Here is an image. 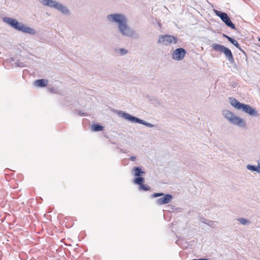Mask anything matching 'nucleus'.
<instances>
[{"mask_svg": "<svg viewBox=\"0 0 260 260\" xmlns=\"http://www.w3.org/2000/svg\"><path fill=\"white\" fill-rule=\"evenodd\" d=\"M3 20L5 23L8 24L12 27L17 30L30 35H34L36 33L34 29L18 22L16 19L5 17L3 18Z\"/></svg>", "mask_w": 260, "mask_h": 260, "instance_id": "obj_2", "label": "nucleus"}, {"mask_svg": "<svg viewBox=\"0 0 260 260\" xmlns=\"http://www.w3.org/2000/svg\"><path fill=\"white\" fill-rule=\"evenodd\" d=\"M79 114L80 116H85V113H84V112H81V111H79Z\"/></svg>", "mask_w": 260, "mask_h": 260, "instance_id": "obj_25", "label": "nucleus"}, {"mask_svg": "<svg viewBox=\"0 0 260 260\" xmlns=\"http://www.w3.org/2000/svg\"><path fill=\"white\" fill-rule=\"evenodd\" d=\"M242 53H243L245 56H246V52L241 48V47H240V49H239Z\"/></svg>", "mask_w": 260, "mask_h": 260, "instance_id": "obj_24", "label": "nucleus"}, {"mask_svg": "<svg viewBox=\"0 0 260 260\" xmlns=\"http://www.w3.org/2000/svg\"><path fill=\"white\" fill-rule=\"evenodd\" d=\"M104 127L99 123L92 124L91 129L93 132H99L103 130Z\"/></svg>", "mask_w": 260, "mask_h": 260, "instance_id": "obj_15", "label": "nucleus"}, {"mask_svg": "<svg viewBox=\"0 0 260 260\" xmlns=\"http://www.w3.org/2000/svg\"><path fill=\"white\" fill-rule=\"evenodd\" d=\"M222 114L224 118H226L231 124L238 126L241 128L246 127L245 121L241 118L236 116L234 114L228 110L222 111Z\"/></svg>", "mask_w": 260, "mask_h": 260, "instance_id": "obj_4", "label": "nucleus"}, {"mask_svg": "<svg viewBox=\"0 0 260 260\" xmlns=\"http://www.w3.org/2000/svg\"><path fill=\"white\" fill-rule=\"evenodd\" d=\"M136 159H137V157L135 156H131L129 158V160H131V161H135L136 160Z\"/></svg>", "mask_w": 260, "mask_h": 260, "instance_id": "obj_23", "label": "nucleus"}, {"mask_svg": "<svg viewBox=\"0 0 260 260\" xmlns=\"http://www.w3.org/2000/svg\"><path fill=\"white\" fill-rule=\"evenodd\" d=\"M246 168L252 172H256L258 173V166H253L251 165H248L246 166Z\"/></svg>", "mask_w": 260, "mask_h": 260, "instance_id": "obj_16", "label": "nucleus"}, {"mask_svg": "<svg viewBox=\"0 0 260 260\" xmlns=\"http://www.w3.org/2000/svg\"><path fill=\"white\" fill-rule=\"evenodd\" d=\"M260 165V160L258 161V165L257 166H259Z\"/></svg>", "mask_w": 260, "mask_h": 260, "instance_id": "obj_28", "label": "nucleus"}, {"mask_svg": "<svg viewBox=\"0 0 260 260\" xmlns=\"http://www.w3.org/2000/svg\"><path fill=\"white\" fill-rule=\"evenodd\" d=\"M48 80L46 79H39L35 81L34 85L39 87H44L47 85Z\"/></svg>", "mask_w": 260, "mask_h": 260, "instance_id": "obj_14", "label": "nucleus"}, {"mask_svg": "<svg viewBox=\"0 0 260 260\" xmlns=\"http://www.w3.org/2000/svg\"><path fill=\"white\" fill-rule=\"evenodd\" d=\"M133 175L135 177L133 182L136 184L139 185V189L141 190L148 191L150 189V187L144 184L145 179L143 175L145 174L140 167H135L132 170Z\"/></svg>", "mask_w": 260, "mask_h": 260, "instance_id": "obj_3", "label": "nucleus"}, {"mask_svg": "<svg viewBox=\"0 0 260 260\" xmlns=\"http://www.w3.org/2000/svg\"><path fill=\"white\" fill-rule=\"evenodd\" d=\"M160 197L156 200V204L162 205L170 203L173 199V196L171 194H165L163 192H156L151 196V198Z\"/></svg>", "mask_w": 260, "mask_h": 260, "instance_id": "obj_8", "label": "nucleus"}, {"mask_svg": "<svg viewBox=\"0 0 260 260\" xmlns=\"http://www.w3.org/2000/svg\"><path fill=\"white\" fill-rule=\"evenodd\" d=\"M211 47L215 51L223 53L230 63H233L234 62L233 53L229 48L218 44H213Z\"/></svg>", "mask_w": 260, "mask_h": 260, "instance_id": "obj_7", "label": "nucleus"}, {"mask_svg": "<svg viewBox=\"0 0 260 260\" xmlns=\"http://www.w3.org/2000/svg\"><path fill=\"white\" fill-rule=\"evenodd\" d=\"M258 173L260 174V165L258 166Z\"/></svg>", "mask_w": 260, "mask_h": 260, "instance_id": "obj_27", "label": "nucleus"}, {"mask_svg": "<svg viewBox=\"0 0 260 260\" xmlns=\"http://www.w3.org/2000/svg\"><path fill=\"white\" fill-rule=\"evenodd\" d=\"M118 114L119 116L122 117L127 121L134 123L142 124L149 127H153L155 126V125L154 124L149 123L143 119H140L139 118L131 115L122 111H119L118 112Z\"/></svg>", "mask_w": 260, "mask_h": 260, "instance_id": "obj_6", "label": "nucleus"}, {"mask_svg": "<svg viewBox=\"0 0 260 260\" xmlns=\"http://www.w3.org/2000/svg\"><path fill=\"white\" fill-rule=\"evenodd\" d=\"M186 53V51L184 48H177L173 51L172 54V58L176 60H182L184 58Z\"/></svg>", "mask_w": 260, "mask_h": 260, "instance_id": "obj_11", "label": "nucleus"}, {"mask_svg": "<svg viewBox=\"0 0 260 260\" xmlns=\"http://www.w3.org/2000/svg\"><path fill=\"white\" fill-rule=\"evenodd\" d=\"M41 4L44 6H48L52 8H54L60 11L64 15H68L70 14V11L68 8L62 4L54 0H38Z\"/></svg>", "mask_w": 260, "mask_h": 260, "instance_id": "obj_5", "label": "nucleus"}, {"mask_svg": "<svg viewBox=\"0 0 260 260\" xmlns=\"http://www.w3.org/2000/svg\"><path fill=\"white\" fill-rule=\"evenodd\" d=\"M14 66L16 67L23 68V67H25V65L24 63H23V62H20V61H17L14 63Z\"/></svg>", "mask_w": 260, "mask_h": 260, "instance_id": "obj_21", "label": "nucleus"}, {"mask_svg": "<svg viewBox=\"0 0 260 260\" xmlns=\"http://www.w3.org/2000/svg\"><path fill=\"white\" fill-rule=\"evenodd\" d=\"M178 40V38L174 36L169 35H160L157 43L165 46H168L172 44H176Z\"/></svg>", "mask_w": 260, "mask_h": 260, "instance_id": "obj_9", "label": "nucleus"}, {"mask_svg": "<svg viewBox=\"0 0 260 260\" xmlns=\"http://www.w3.org/2000/svg\"><path fill=\"white\" fill-rule=\"evenodd\" d=\"M241 110L250 116H256L258 115L255 108L252 107L249 105L244 104Z\"/></svg>", "mask_w": 260, "mask_h": 260, "instance_id": "obj_12", "label": "nucleus"}, {"mask_svg": "<svg viewBox=\"0 0 260 260\" xmlns=\"http://www.w3.org/2000/svg\"><path fill=\"white\" fill-rule=\"evenodd\" d=\"M214 11L216 15L220 17L227 26L236 30L237 28L235 24L232 22L227 13L217 10H214Z\"/></svg>", "mask_w": 260, "mask_h": 260, "instance_id": "obj_10", "label": "nucleus"}, {"mask_svg": "<svg viewBox=\"0 0 260 260\" xmlns=\"http://www.w3.org/2000/svg\"><path fill=\"white\" fill-rule=\"evenodd\" d=\"M121 151H122L123 153H126V150H121Z\"/></svg>", "mask_w": 260, "mask_h": 260, "instance_id": "obj_26", "label": "nucleus"}, {"mask_svg": "<svg viewBox=\"0 0 260 260\" xmlns=\"http://www.w3.org/2000/svg\"><path fill=\"white\" fill-rule=\"evenodd\" d=\"M229 41L234 45L237 48L240 49V46L237 40L231 37V39H229Z\"/></svg>", "mask_w": 260, "mask_h": 260, "instance_id": "obj_18", "label": "nucleus"}, {"mask_svg": "<svg viewBox=\"0 0 260 260\" xmlns=\"http://www.w3.org/2000/svg\"><path fill=\"white\" fill-rule=\"evenodd\" d=\"M49 90H50V91H52V90H53V88H50V89H49Z\"/></svg>", "mask_w": 260, "mask_h": 260, "instance_id": "obj_29", "label": "nucleus"}, {"mask_svg": "<svg viewBox=\"0 0 260 260\" xmlns=\"http://www.w3.org/2000/svg\"><path fill=\"white\" fill-rule=\"evenodd\" d=\"M223 37L226 38L228 41H229V39H231V37L225 35V34H222Z\"/></svg>", "mask_w": 260, "mask_h": 260, "instance_id": "obj_22", "label": "nucleus"}, {"mask_svg": "<svg viewBox=\"0 0 260 260\" xmlns=\"http://www.w3.org/2000/svg\"><path fill=\"white\" fill-rule=\"evenodd\" d=\"M107 19L118 24V30L123 36L132 37L135 35V30L127 25V19L124 15L121 13L109 14Z\"/></svg>", "mask_w": 260, "mask_h": 260, "instance_id": "obj_1", "label": "nucleus"}, {"mask_svg": "<svg viewBox=\"0 0 260 260\" xmlns=\"http://www.w3.org/2000/svg\"><path fill=\"white\" fill-rule=\"evenodd\" d=\"M238 221L242 225H247L251 223L249 220L244 218H239Z\"/></svg>", "mask_w": 260, "mask_h": 260, "instance_id": "obj_17", "label": "nucleus"}, {"mask_svg": "<svg viewBox=\"0 0 260 260\" xmlns=\"http://www.w3.org/2000/svg\"><path fill=\"white\" fill-rule=\"evenodd\" d=\"M230 104L235 109L238 110H241L244 103H241L237 100L234 98H230Z\"/></svg>", "mask_w": 260, "mask_h": 260, "instance_id": "obj_13", "label": "nucleus"}, {"mask_svg": "<svg viewBox=\"0 0 260 260\" xmlns=\"http://www.w3.org/2000/svg\"><path fill=\"white\" fill-rule=\"evenodd\" d=\"M259 41H260V38L259 39Z\"/></svg>", "mask_w": 260, "mask_h": 260, "instance_id": "obj_31", "label": "nucleus"}, {"mask_svg": "<svg viewBox=\"0 0 260 260\" xmlns=\"http://www.w3.org/2000/svg\"><path fill=\"white\" fill-rule=\"evenodd\" d=\"M202 222L210 226H213L214 225V221L207 219L206 218H204L202 220Z\"/></svg>", "mask_w": 260, "mask_h": 260, "instance_id": "obj_19", "label": "nucleus"}, {"mask_svg": "<svg viewBox=\"0 0 260 260\" xmlns=\"http://www.w3.org/2000/svg\"><path fill=\"white\" fill-rule=\"evenodd\" d=\"M11 60H12V61L14 60L13 59V58H11Z\"/></svg>", "mask_w": 260, "mask_h": 260, "instance_id": "obj_30", "label": "nucleus"}, {"mask_svg": "<svg viewBox=\"0 0 260 260\" xmlns=\"http://www.w3.org/2000/svg\"><path fill=\"white\" fill-rule=\"evenodd\" d=\"M115 51H116V52L118 51L120 53L121 55H125L128 52V51L127 50H126L125 49H124V48H121V49H116Z\"/></svg>", "mask_w": 260, "mask_h": 260, "instance_id": "obj_20", "label": "nucleus"}]
</instances>
